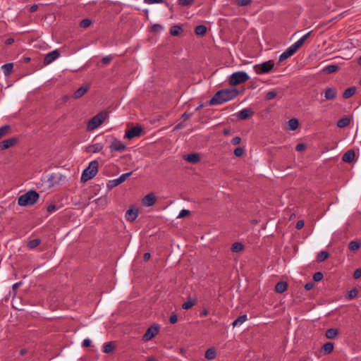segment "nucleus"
<instances>
[{"mask_svg": "<svg viewBox=\"0 0 361 361\" xmlns=\"http://www.w3.org/2000/svg\"><path fill=\"white\" fill-rule=\"evenodd\" d=\"M274 63L271 61L264 62L254 66L255 71L257 74H265L271 71L274 67Z\"/></svg>", "mask_w": 361, "mask_h": 361, "instance_id": "nucleus-6", "label": "nucleus"}, {"mask_svg": "<svg viewBox=\"0 0 361 361\" xmlns=\"http://www.w3.org/2000/svg\"><path fill=\"white\" fill-rule=\"evenodd\" d=\"M191 116V114H188L187 112H185L183 115H182V118L184 120V121H186L188 119H189Z\"/></svg>", "mask_w": 361, "mask_h": 361, "instance_id": "nucleus-63", "label": "nucleus"}, {"mask_svg": "<svg viewBox=\"0 0 361 361\" xmlns=\"http://www.w3.org/2000/svg\"><path fill=\"white\" fill-rule=\"evenodd\" d=\"M82 345L85 348L89 347L91 345V341L88 338L85 339L83 340Z\"/></svg>", "mask_w": 361, "mask_h": 361, "instance_id": "nucleus-59", "label": "nucleus"}, {"mask_svg": "<svg viewBox=\"0 0 361 361\" xmlns=\"http://www.w3.org/2000/svg\"><path fill=\"white\" fill-rule=\"evenodd\" d=\"M90 86L89 84H84L78 88L73 94V97L75 99L82 97L89 90Z\"/></svg>", "mask_w": 361, "mask_h": 361, "instance_id": "nucleus-14", "label": "nucleus"}, {"mask_svg": "<svg viewBox=\"0 0 361 361\" xmlns=\"http://www.w3.org/2000/svg\"><path fill=\"white\" fill-rule=\"evenodd\" d=\"M195 0H178V3L179 5L182 6H186L191 5Z\"/></svg>", "mask_w": 361, "mask_h": 361, "instance_id": "nucleus-46", "label": "nucleus"}, {"mask_svg": "<svg viewBox=\"0 0 361 361\" xmlns=\"http://www.w3.org/2000/svg\"><path fill=\"white\" fill-rule=\"evenodd\" d=\"M96 202H97V204H101L103 206H104L107 204V200H106V197H99V198L97 199Z\"/></svg>", "mask_w": 361, "mask_h": 361, "instance_id": "nucleus-53", "label": "nucleus"}, {"mask_svg": "<svg viewBox=\"0 0 361 361\" xmlns=\"http://www.w3.org/2000/svg\"><path fill=\"white\" fill-rule=\"evenodd\" d=\"M40 243H41V240L39 238H35V239L30 240L27 243V246L30 249H34L36 247H37L40 244Z\"/></svg>", "mask_w": 361, "mask_h": 361, "instance_id": "nucleus-39", "label": "nucleus"}, {"mask_svg": "<svg viewBox=\"0 0 361 361\" xmlns=\"http://www.w3.org/2000/svg\"><path fill=\"white\" fill-rule=\"evenodd\" d=\"M356 92V89L355 87H348L346 90H345L343 97L345 99H348L351 97Z\"/></svg>", "mask_w": 361, "mask_h": 361, "instance_id": "nucleus-31", "label": "nucleus"}, {"mask_svg": "<svg viewBox=\"0 0 361 361\" xmlns=\"http://www.w3.org/2000/svg\"><path fill=\"white\" fill-rule=\"evenodd\" d=\"M253 114L254 111L251 109H243L238 113V118L240 120H245Z\"/></svg>", "mask_w": 361, "mask_h": 361, "instance_id": "nucleus-17", "label": "nucleus"}, {"mask_svg": "<svg viewBox=\"0 0 361 361\" xmlns=\"http://www.w3.org/2000/svg\"><path fill=\"white\" fill-rule=\"evenodd\" d=\"M103 147L102 143H95L87 147V152L92 153L99 152L103 149Z\"/></svg>", "mask_w": 361, "mask_h": 361, "instance_id": "nucleus-24", "label": "nucleus"}, {"mask_svg": "<svg viewBox=\"0 0 361 361\" xmlns=\"http://www.w3.org/2000/svg\"><path fill=\"white\" fill-rule=\"evenodd\" d=\"M11 126L9 125H5L0 128V139L5 135L9 133Z\"/></svg>", "mask_w": 361, "mask_h": 361, "instance_id": "nucleus-41", "label": "nucleus"}, {"mask_svg": "<svg viewBox=\"0 0 361 361\" xmlns=\"http://www.w3.org/2000/svg\"><path fill=\"white\" fill-rule=\"evenodd\" d=\"M112 60V56H104L102 60V62L104 65H107L109 64Z\"/></svg>", "mask_w": 361, "mask_h": 361, "instance_id": "nucleus-52", "label": "nucleus"}, {"mask_svg": "<svg viewBox=\"0 0 361 361\" xmlns=\"http://www.w3.org/2000/svg\"><path fill=\"white\" fill-rule=\"evenodd\" d=\"M247 315L246 314H243V315L238 317L236 319H235L233 322L232 326L233 327L240 326L242 324H243L247 320Z\"/></svg>", "mask_w": 361, "mask_h": 361, "instance_id": "nucleus-27", "label": "nucleus"}, {"mask_svg": "<svg viewBox=\"0 0 361 361\" xmlns=\"http://www.w3.org/2000/svg\"><path fill=\"white\" fill-rule=\"evenodd\" d=\"M337 96V90L334 87H327L324 92V97L326 100H333Z\"/></svg>", "mask_w": 361, "mask_h": 361, "instance_id": "nucleus-19", "label": "nucleus"}, {"mask_svg": "<svg viewBox=\"0 0 361 361\" xmlns=\"http://www.w3.org/2000/svg\"><path fill=\"white\" fill-rule=\"evenodd\" d=\"M56 207L54 204H50L47 207V212L51 213L56 210Z\"/></svg>", "mask_w": 361, "mask_h": 361, "instance_id": "nucleus-62", "label": "nucleus"}, {"mask_svg": "<svg viewBox=\"0 0 361 361\" xmlns=\"http://www.w3.org/2000/svg\"><path fill=\"white\" fill-rule=\"evenodd\" d=\"M355 153L353 149L348 150L342 157V160L346 163L352 162L355 159Z\"/></svg>", "mask_w": 361, "mask_h": 361, "instance_id": "nucleus-20", "label": "nucleus"}, {"mask_svg": "<svg viewBox=\"0 0 361 361\" xmlns=\"http://www.w3.org/2000/svg\"><path fill=\"white\" fill-rule=\"evenodd\" d=\"M195 305V302L191 300H188L182 305V308L184 310H189Z\"/></svg>", "mask_w": 361, "mask_h": 361, "instance_id": "nucleus-44", "label": "nucleus"}, {"mask_svg": "<svg viewBox=\"0 0 361 361\" xmlns=\"http://www.w3.org/2000/svg\"><path fill=\"white\" fill-rule=\"evenodd\" d=\"M339 69L338 66L336 64H330L324 66L322 69V73L330 74L336 72Z\"/></svg>", "mask_w": 361, "mask_h": 361, "instance_id": "nucleus-22", "label": "nucleus"}, {"mask_svg": "<svg viewBox=\"0 0 361 361\" xmlns=\"http://www.w3.org/2000/svg\"><path fill=\"white\" fill-rule=\"evenodd\" d=\"M216 356V351L214 348H211L206 350L204 357L208 360H214Z\"/></svg>", "mask_w": 361, "mask_h": 361, "instance_id": "nucleus-25", "label": "nucleus"}, {"mask_svg": "<svg viewBox=\"0 0 361 361\" xmlns=\"http://www.w3.org/2000/svg\"><path fill=\"white\" fill-rule=\"evenodd\" d=\"M329 252L326 251H321L317 254V262H324L329 257Z\"/></svg>", "mask_w": 361, "mask_h": 361, "instance_id": "nucleus-38", "label": "nucleus"}, {"mask_svg": "<svg viewBox=\"0 0 361 361\" xmlns=\"http://www.w3.org/2000/svg\"><path fill=\"white\" fill-rule=\"evenodd\" d=\"M323 274L320 271L316 272L313 275V279L315 281H320L323 279Z\"/></svg>", "mask_w": 361, "mask_h": 361, "instance_id": "nucleus-48", "label": "nucleus"}, {"mask_svg": "<svg viewBox=\"0 0 361 361\" xmlns=\"http://www.w3.org/2000/svg\"><path fill=\"white\" fill-rule=\"evenodd\" d=\"M159 331V326L158 324H153L150 327H149L145 334L142 336V340L144 341H148L155 337Z\"/></svg>", "mask_w": 361, "mask_h": 361, "instance_id": "nucleus-7", "label": "nucleus"}, {"mask_svg": "<svg viewBox=\"0 0 361 361\" xmlns=\"http://www.w3.org/2000/svg\"><path fill=\"white\" fill-rule=\"evenodd\" d=\"M66 179V176L61 174L60 172L56 171L52 173L49 178V180L51 182V185L59 183L61 180Z\"/></svg>", "mask_w": 361, "mask_h": 361, "instance_id": "nucleus-12", "label": "nucleus"}, {"mask_svg": "<svg viewBox=\"0 0 361 361\" xmlns=\"http://www.w3.org/2000/svg\"><path fill=\"white\" fill-rule=\"evenodd\" d=\"M314 287V283H312V282H310V283H307L305 285V290H310L311 289H312Z\"/></svg>", "mask_w": 361, "mask_h": 361, "instance_id": "nucleus-61", "label": "nucleus"}, {"mask_svg": "<svg viewBox=\"0 0 361 361\" xmlns=\"http://www.w3.org/2000/svg\"><path fill=\"white\" fill-rule=\"evenodd\" d=\"M183 29L179 25H174V26H172L170 29V34L172 35V36H178L180 34V32H182Z\"/></svg>", "mask_w": 361, "mask_h": 361, "instance_id": "nucleus-35", "label": "nucleus"}, {"mask_svg": "<svg viewBox=\"0 0 361 361\" xmlns=\"http://www.w3.org/2000/svg\"><path fill=\"white\" fill-rule=\"evenodd\" d=\"M310 33L311 32H307L293 44L298 49L304 44L305 40L310 36Z\"/></svg>", "mask_w": 361, "mask_h": 361, "instance_id": "nucleus-32", "label": "nucleus"}, {"mask_svg": "<svg viewBox=\"0 0 361 361\" xmlns=\"http://www.w3.org/2000/svg\"><path fill=\"white\" fill-rule=\"evenodd\" d=\"M138 216V210L136 209H129L126 212V219L128 221L133 222Z\"/></svg>", "mask_w": 361, "mask_h": 361, "instance_id": "nucleus-16", "label": "nucleus"}, {"mask_svg": "<svg viewBox=\"0 0 361 361\" xmlns=\"http://www.w3.org/2000/svg\"><path fill=\"white\" fill-rule=\"evenodd\" d=\"M126 147V145L118 140L113 141L110 145V149L111 152L116 151L121 152L125 150Z\"/></svg>", "mask_w": 361, "mask_h": 361, "instance_id": "nucleus-13", "label": "nucleus"}, {"mask_svg": "<svg viewBox=\"0 0 361 361\" xmlns=\"http://www.w3.org/2000/svg\"><path fill=\"white\" fill-rule=\"evenodd\" d=\"M298 49L292 44L285 51H283L279 56V61H283L291 56H293Z\"/></svg>", "mask_w": 361, "mask_h": 361, "instance_id": "nucleus-11", "label": "nucleus"}, {"mask_svg": "<svg viewBox=\"0 0 361 361\" xmlns=\"http://www.w3.org/2000/svg\"><path fill=\"white\" fill-rule=\"evenodd\" d=\"M338 329L331 328V329L326 330L325 335H326V338H328L329 339H333L338 335Z\"/></svg>", "mask_w": 361, "mask_h": 361, "instance_id": "nucleus-33", "label": "nucleus"}, {"mask_svg": "<svg viewBox=\"0 0 361 361\" xmlns=\"http://www.w3.org/2000/svg\"><path fill=\"white\" fill-rule=\"evenodd\" d=\"M200 155L196 153L187 154L185 157V160L192 164L197 163L200 161Z\"/></svg>", "mask_w": 361, "mask_h": 361, "instance_id": "nucleus-23", "label": "nucleus"}, {"mask_svg": "<svg viewBox=\"0 0 361 361\" xmlns=\"http://www.w3.org/2000/svg\"><path fill=\"white\" fill-rule=\"evenodd\" d=\"M350 119L348 117H344V118L339 119L337 121V126L338 128H343L348 126L350 124Z\"/></svg>", "mask_w": 361, "mask_h": 361, "instance_id": "nucleus-28", "label": "nucleus"}, {"mask_svg": "<svg viewBox=\"0 0 361 361\" xmlns=\"http://www.w3.org/2000/svg\"><path fill=\"white\" fill-rule=\"evenodd\" d=\"M178 321V317L176 314H172L169 318V322L171 324H175Z\"/></svg>", "mask_w": 361, "mask_h": 361, "instance_id": "nucleus-55", "label": "nucleus"}, {"mask_svg": "<svg viewBox=\"0 0 361 361\" xmlns=\"http://www.w3.org/2000/svg\"><path fill=\"white\" fill-rule=\"evenodd\" d=\"M37 8H38L37 5L34 4V5H32V6L30 7V11L31 13H33V12L36 11L37 10Z\"/></svg>", "mask_w": 361, "mask_h": 361, "instance_id": "nucleus-64", "label": "nucleus"}, {"mask_svg": "<svg viewBox=\"0 0 361 361\" xmlns=\"http://www.w3.org/2000/svg\"><path fill=\"white\" fill-rule=\"evenodd\" d=\"M358 294V290L356 288H353L348 292V298H355Z\"/></svg>", "mask_w": 361, "mask_h": 361, "instance_id": "nucleus-47", "label": "nucleus"}, {"mask_svg": "<svg viewBox=\"0 0 361 361\" xmlns=\"http://www.w3.org/2000/svg\"><path fill=\"white\" fill-rule=\"evenodd\" d=\"M142 128L140 126H137L126 131L125 137L131 140L134 137H139L141 135Z\"/></svg>", "mask_w": 361, "mask_h": 361, "instance_id": "nucleus-8", "label": "nucleus"}, {"mask_svg": "<svg viewBox=\"0 0 361 361\" xmlns=\"http://www.w3.org/2000/svg\"><path fill=\"white\" fill-rule=\"evenodd\" d=\"M132 173H133L132 171L123 173L118 178H117L114 180H110L108 186L109 188H114V187L118 185L119 184L123 183Z\"/></svg>", "mask_w": 361, "mask_h": 361, "instance_id": "nucleus-9", "label": "nucleus"}, {"mask_svg": "<svg viewBox=\"0 0 361 361\" xmlns=\"http://www.w3.org/2000/svg\"><path fill=\"white\" fill-rule=\"evenodd\" d=\"M18 141L16 137H11L0 142V150H4L13 146Z\"/></svg>", "mask_w": 361, "mask_h": 361, "instance_id": "nucleus-15", "label": "nucleus"}, {"mask_svg": "<svg viewBox=\"0 0 361 361\" xmlns=\"http://www.w3.org/2000/svg\"><path fill=\"white\" fill-rule=\"evenodd\" d=\"M207 32V27L205 25H200L196 26L195 29V33L197 35L204 36Z\"/></svg>", "mask_w": 361, "mask_h": 361, "instance_id": "nucleus-30", "label": "nucleus"}, {"mask_svg": "<svg viewBox=\"0 0 361 361\" xmlns=\"http://www.w3.org/2000/svg\"><path fill=\"white\" fill-rule=\"evenodd\" d=\"M114 349H115V345L114 344V343L108 342L104 345V346L102 348V352L104 353H112Z\"/></svg>", "mask_w": 361, "mask_h": 361, "instance_id": "nucleus-26", "label": "nucleus"}, {"mask_svg": "<svg viewBox=\"0 0 361 361\" xmlns=\"http://www.w3.org/2000/svg\"><path fill=\"white\" fill-rule=\"evenodd\" d=\"M163 1V0H144V2L147 4H161Z\"/></svg>", "mask_w": 361, "mask_h": 361, "instance_id": "nucleus-56", "label": "nucleus"}, {"mask_svg": "<svg viewBox=\"0 0 361 361\" xmlns=\"http://www.w3.org/2000/svg\"><path fill=\"white\" fill-rule=\"evenodd\" d=\"M249 79L248 75L243 71L233 73L229 79V83L231 85H237L246 82Z\"/></svg>", "mask_w": 361, "mask_h": 361, "instance_id": "nucleus-5", "label": "nucleus"}, {"mask_svg": "<svg viewBox=\"0 0 361 361\" xmlns=\"http://www.w3.org/2000/svg\"><path fill=\"white\" fill-rule=\"evenodd\" d=\"M277 95L276 92L275 91H269L266 94L265 98L267 100H271L275 98Z\"/></svg>", "mask_w": 361, "mask_h": 361, "instance_id": "nucleus-45", "label": "nucleus"}, {"mask_svg": "<svg viewBox=\"0 0 361 361\" xmlns=\"http://www.w3.org/2000/svg\"><path fill=\"white\" fill-rule=\"evenodd\" d=\"M245 153V149L242 147H237L234 149L233 154L235 157H240Z\"/></svg>", "mask_w": 361, "mask_h": 361, "instance_id": "nucleus-43", "label": "nucleus"}, {"mask_svg": "<svg viewBox=\"0 0 361 361\" xmlns=\"http://www.w3.org/2000/svg\"><path fill=\"white\" fill-rule=\"evenodd\" d=\"M289 129L291 130H295L298 128L299 122L297 118H291L288 122Z\"/></svg>", "mask_w": 361, "mask_h": 361, "instance_id": "nucleus-34", "label": "nucleus"}, {"mask_svg": "<svg viewBox=\"0 0 361 361\" xmlns=\"http://www.w3.org/2000/svg\"><path fill=\"white\" fill-rule=\"evenodd\" d=\"M360 247V242L358 240L350 241L348 244V249L351 251L357 250Z\"/></svg>", "mask_w": 361, "mask_h": 361, "instance_id": "nucleus-36", "label": "nucleus"}, {"mask_svg": "<svg viewBox=\"0 0 361 361\" xmlns=\"http://www.w3.org/2000/svg\"><path fill=\"white\" fill-rule=\"evenodd\" d=\"M108 113L105 111H100L93 116L88 122L87 128L92 131L98 128L106 118Z\"/></svg>", "mask_w": 361, "mask_h": 361, "instance_id": "nucleus-4", "label": "nucleus"}, {"mask_svg": "<svg viewBox=\"0 0 361 361\" xmlns=\"http://www.w3.org/2000/svg\"><path fill=\"white\" fill-rule=\"evenodd\" d=\"M99 162L97 160H93L90 162L89 166L86 168L82 175L81 181L83 183L93 178L98 172Z\"/></svg>", "mask_w": 361, "mask_h": 361, "instance_id": "nucleus-3", "label": "nucleus"}, {"mask_svg": "<svg viewBox=\"0 0 361 361\" xmlns=\"http://www.w3.org/2000/svg\"><path fill=\"white\" fill-rule=\"evenodd\" d=\"M304 221L302 220H299L295 225V228L297 229H301L304 226Z\"/></svg>", "mask_w": 361, "mask_h": 361, "instance_id": "nucleus-60", "label": "nucleus"}, {"mask_svg": "<svg viewBox=\"0 0 361 361\" xmlns=\"http://www.w3.org/2000/svg\"><path fill=\"white\" fill-rule=\"evenodd\" d=\"M353 278L358 279L361 278V268L357 269L353 273Z\"/></svg>", "mask_w": 361, "mask_h": 361, "instance_id": "nucleus-54", "label": "nucleus"}, {"mask_svg": "<svg viewBox=\"0 0 361 361\" xmlns=\"http://www.w3.org/2000/svg\"><path fill=\"white\" fill-rule=\"evenodd\" d=\"M305 149V145L303 143H299L296 145L295 149L298 152L302 151Z\"/></svg>", "mask_w": 361, "mask_h": 361, "instance_id": "nucleus-58", "label": "nucleus"}, {"mask_svg": "<svg viewBox=\"0 0 361 361\" xmlns=\"http://www.w3.org/2000/svg\"><path fill=\"white\" fill-rule=\"evenodd\" d=\"M238 6H245L251 3V0H237Z\"/></svg>", "mask_w": 361, "mask_h": 361, "instance_id": "nucleus-51", "label": "nucleus"}, {"mask_svg": "<svg viewBox=\"0 0 361 361\" xmlns=\"http://www.w3.org/2000/svg\"><path fill=\"white\" fill-rule=\"evenodd\" d=\"M156 202L155 195L153 193H149L142 199V204L146 207H150L154 204Z\"/></svg>", "mask_w": 361, "mask_h": 361, "instance_id": "nucleus-18", "label": "nucleus"}, {"mask_svg": "<svg viewBox=\"0 0 361 361\" xmlns=\"http://www.w3.org/2000/svg\"><path fill=\"white\" fill-rule=\"evenodd\" d=\"M60 56L59 50H54L45 55L44 58V64L49 65L55 61Z\"/></svg>", "mask_w": 361, "mask_h": 361, "instance_id": "nucleus-10", "label": "nucleus"}, {"mask_svg": "<svg viewBox=\"0 0 361 361\" xmlns=\"http://www.w3.org/2000/svg\"><path fill=\"white\" fill-rule=\"evenodd\" d=\"M238 91L235 89H223L218 91L209 101L210 105L221 104L230 101L238 96Z\"/></svg>", "mask_w": 361, "mask_h": 361, "instance_id": "nucleus-1", "label": "nucleus"}, {"mask_svg": "<svg viewBox=\"0 0 361 361\" xmlns=\"http://www.w3.org/2000/svg\"><path fill=\"white\" fill-rule=\"evenodd\" d=\"M2 70L6 76H8L11 74L13 71V65L12 63H8L2 66Z\"/></svg>", "mask_w": 361, "mask_h": 361, "instance_id": "nucleus-29", "label": "nucleus"}, {"mask_svg": "<svg viewBox=\"0 0 361 361\" xmlns=\"http://www.w3.org/2000/svg\"><path fill=\"white\" fill-rule=\"evenodd\" d=\"M152 30L154 32H159L163 30V26L160 24H154L152 27Z\"/></svg>", "mask_w": 361, "mask_h": 361, "instance_id": "nucleus-49", "label": "nucleus"}, {"mask_svg": "<svg viewBox=\"0 0 361 361\" xmlns=\"http://www.w3.org/2000/svg\"><path fill=\"white\" fill-rule=\"evenodd\" d=\"M92 23L91 20L88 18L83 19L80 23V27L82 28H87Z\"/></svg>", "mask_w": 361, "mask_h": 361, "instance_id": "nucleus-42", "label": "nucleus"}, {"mask_svg": "<svg viewBox=\"0 0 361 361\" xmlns=\"http://www.w3.org/2000/svg\"><path fill=\"white\" fill-rule=\"evenodd\" d=\"M244 249V245L239 242L234 243L232 245L231 250L233 252H241Z\"/></svg>", "mask_w": 361, "mask_h": 361, "instance_id": "nucleus-37", "label": "nucleus"}, {"mask_svg": "<svg viewBox=\"0 0 361 361\" xmlns=\"http://www.w3.org/2000/svg\"><path fill=\"white\" fill-rule=\"evenodd\" d=\"M39 197V194L35 190H31L18 197V204L22 207L33 205L37 202Z\"/></svg>", "mask_w": 361, "mask_h": 361, "instance_id": "nucleus-2", "label": "nucleus"}, {"mask_svg": "<svg viewBox=\"0 0 361 361\" xmlns=\"http://www.w3.org/2000/svg\"><path fill=\"white\" fill-rule=\"evenodd\" d=\"M190 212L188 209H182L179 214L178 215L177 218L180 219L185 217L186 216L189 215Z\"/></svg>", "mask_w": 361, "mask_h": 361, "instance_id": "nucleus-50", "label": "nucleus"}, {"mask_svg": "<svg viewBox=\"0 0 361 361\" xmlns=\"http://www.w3.org/2000/svg\"><path fill=\"white\" fill-rule=\"evenodd\" d=\"M240 141H241V138L240 137L237 136L232 139L231 143L234 145H237L240 144Z\"/></svg>", "mask_w": 361, "mask_h": 361, "instance_id": "nucleus-57", "label": "nucleus"}, {"mask_svg": "<svg viewBox=\"0 0 361 361\" xmlns=\"http://www.w3.org/2000/svg\"><path fill=\"white\" fill-rule=\"evenodd\" d=\"M288 288V283L286 281H279L275 286V291L278 293H284Z\"/></svg>", "mask_w": 361, "mask_h": 361, "instance_id": "nucleus-21", "label": "nucleus"}, {"mask_svg": "<svg viewBox=\"0 0 361 361\" xmlns=\"http://www.w3.org/2000/svg\"><path fill=\"white\" fill-rule=\"evenodd\" d=\"M323 350L326 353H331L334 350V344L331 342L326 343L323 345Z\"/></svg>", "mask_w": 361, "mask_h": 361, "instance_id": "nucleus-40", "label": "nucleus"}]
</instances>
